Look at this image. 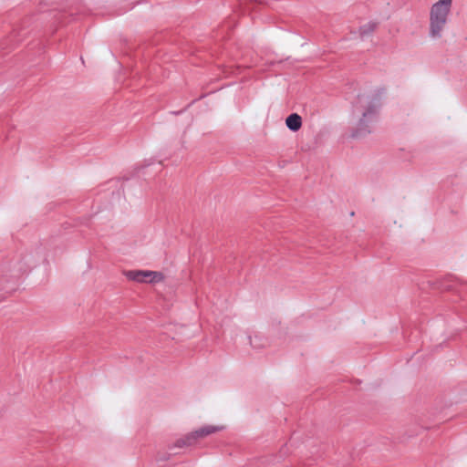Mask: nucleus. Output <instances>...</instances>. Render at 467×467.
<instances>
[{"label":"nucleus","mask_w":467,"mask_h":467,"mask_svg":"<svg viewBox=\"0 0 467 467\" xmlns=\"http://www.w3.org/2000/svg\"><path fill=\"white\" fill-rule=\"evenodd\" d=\"M146 280L145 283L157 284L164 280L165 276L163 273L159 271L146 270Z\"/></svg>","instance_id":"5"},{"label":"nucleus","mask_w":467,"mask_h":467,"mask_svg":"<svg viewBox=\"0 0 467 467\" xmlns=\"http://www.w3.org/2000/svg\"><path fill=\"white\" fill-rule=\"evenodd\" d=\"M285 124L289 130L297 131L302 126V118L298 114L293 113L286 118Z\"/></svg>","instance_id":"4"},{"label":"nucleus","mask_w":467,"mask_h":467,"mask_svg":"<svg viewBox=\"0 0 467 467\" xmlns=\"http://www.w3.org/2000/svg\"><path fill=\"white\" fill-rule=\"evenodd\" d=\"M123 274L130 281L145 283L146 270H128Z\"/></svg>","instance_id":"2"},{"label":"nucleus","mask_w":467,"mask_h":467,"mask_svg":"<svg viewBox=\"0 0 467 467\" xmlns=\"http://www.w3.org/2000/svg\"><path fill=\"white\" fill-rule=\"evenodd\" d=\"M368 26H369V30H370V31H372V30L374 29V26H373L368 25Z\"/></svg>","instance_id":"6"},{"label":"nucleus","mask_w":467,"mask_h":467,"mask_svg":"<svg viewBox=\"0 0 467 467\" xmlns=\"http://www.w3.org/2000/svg\"><path fill=\"white\" fill-rule=\"evenodd\" d=\"M367 116H368V113H364V114H363V118H364V119H366V118H367Z\"/></svg>","instance_id":"7"},{"label":"nucleus","mask_w":467,"mask_h":467,"mask_svg":"<svg viewBox=\"0 0 467 467\" xmlns=\"http://www.w3.org/2000/svg\"><path fill=\"white\" fill-rule=\"evenodd\" d=\"M223 429V426L208 425V426L202 427L199 430L195 431L192 435L194 438L205 437V436H208L210 434H213V433H215L217 431H220Z\"/></svg>","instance_id":"3"},{"label":"nucleus","mask_w":467,"mask_h":467,"mask_svg":"<svg viewBox=\"0 0 467 467\" xmlns=\"http://www.w3.org/2000/svg\"><path fill=\"white\" fill-rule=\"evenodd\" d=\"M452 0H439L435 3L430 13V34L431 37H441L447 23Z\"/></svg>","instance_id":"1"}]
</instances>
